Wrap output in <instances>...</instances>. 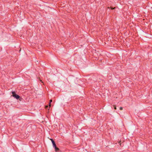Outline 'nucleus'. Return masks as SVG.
I'll use <instances>...</instances> for the list:
<instances>
[{
  "instance_id": "obj_3",
  "label": "nucleus",
  "mask_w": 152,
  "mask_h": 152,
  "mask_svg": "<svg viewBox=\"0 0 152 152\" xmlns=\"http://www.w3.org/2000/svg\"><path fill=\"white\" fill-rule=\"evenodd\" d=\"M52 142V143L53 145V147H56V146L54 141V142Z\"/></svg>"
},
{
  "instance_id": "obj_4",
  "label": "nucleus",
  "mask_w": 152,
  "mask_h": 152,
  "mask_svg": "<svg viewBox=\"0 0 152 152\" xmlns=\"http://www.w3.org/2000/svg\"><path fill=\"white\" fill-rule=\"evenodd\" d=\"M52 99L50 100L49 103V106L50 107L51 106V103L52 102Z\"/></svg>"
},
{
  "instance_id": "obj_8",
  "label": "nucleus",
  "mask_w": 152,
  "mask_h": 152,
  "mask_svg": "<svg viewBox=\"0 0 152 152\" xmlns=\"http://www.w3.org/2000/svg\"><path fill=\"white\" fill-rule=\"evenodd\" d=\"M123 109V107H120V110H122Z\"/></svg>"
},
{
  "instance_id": "obj_6",
  "label": "nucleus",
  "mask_w": 152,
  "mask_h": 152,
  "mask_svg": "<svg viewBox=\"0 0 152 152\" xmlns=\"http://www.w3.org/2000/svg\"><path fill=\"white\" fill-rule=\"evenodd\" d=\"M113 106L114 107V109L115 110H116L117 109V108H116V106L115 105H113Z\"/></svg>"
},
{
  "instance_id": "obj_5",
  "label": "nucleus",
  "mask_w": 152,
  "mask_h": 152,
  "mask_svg": "<svg viewBox=\"0 0 152 152\" xmlns=\"http://www.w3.org/2000/svg\"><path fill=\"white\" fill-rule=\"evenodd\" d=\"M110 8L111 9V10H113L115 8V7H110Z\"/></svg>"
},
{
  "instance_id": "obj_1",
  "label": "nucleus",
  "mask_w": 152,
  "mask_h": 152,
  "mask_svg": "<svg viewBox=\"0 0 152 152\" xmlns=\"http://www.w3.org/2000/svg\"><path fill=\"white\" fill-rule=\"evenodd\" d=\"M12 96L16 99H19V100L20 101H21V100L23 99L19 95L17 94L14 91H12Z\"/></svg>"
},
{
  "instance_id": "obj_7",
  "label": "nucleus",
  "mask_w": 152,
  "mask_h": 152,
  "mask_svg": "<svg viewBox=\"0 0 152 152\" xmlns=\"http://www.w3.org/2000/svg\"><path fill=\"white\" fill-rule=\"evenodd\" d=\"M50 140H51L52 142L54 141L53 139H50Z\"/></svg>"
},
{
  "instance_id": "obj_2",
  "label": "nucleus",
  "mask_w": 152,
  "mask_h": 152,
  "mask_svg": "<svg viewBox=\"0 0 152 152\" xmlns=\"http://www.w3.org/2000/svg\"><path fill=\"white\" fill-rule=\"evenodd\" d=\"M54 147V148L55 151H58L59 150V148L57 147L56 146V147Z\"/></svg>"
}]
</instances>
